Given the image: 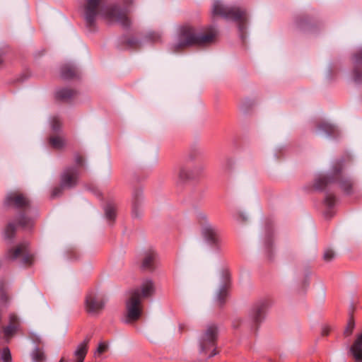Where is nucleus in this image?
I'll list each match as a JSON object with an SVG mask.
<instances>
[{
  "mask_svg": "<svg viewBox=\"0 0 362 362\" xmlns=\"http://www.w3.org/2000/svg\"><path fill=\"white\" fill-rule=\"evenodd\" d=\"M16 227L13 223H9L4 230L6 238H11L15 233Z\"/></svg>",
  "mask_w": 362,
  "mask_h": 362,
  "instance_id": "obj_23",
  "label": "nucleus"
},
{
  "mask_svg": "<svg viewBox=\"0 0 362 362\" xmlns=\"http://www.w3.org/2000/svg\"><path fill=\"white\" fill-rule=\"evenodd\" d=\"M27 243H22L17 245L13 250H11L8 252L9 257L12 259H15L19 256L24 255L23 262L25 264H32L33 260V257L31 255H27Z\"/></svg>",
  "mask_w": 362,
  "mask_h": 362,
  "instance_id": "obj_9",
  "label": "nucleus"
},
{
  "mask_svg": "<svg viewBox=\"0 0 362 362\" xmlns=\"http://www.w3.org/2000/svg\"><path fill=\"white\" fill-rule=\"evenodd\" d=\"M18 327L13 325H8L4 329V334L6 341H8L16 332Z\"/></svg>",
  "mask_w": 362,
  "mask_h": 362,
  "instance_id": "obj_17",
  "label": "nucleus"
},
{
  "mask_svg": "<svg viewBox=\"0 0 362 362\" xmlns=\"http://www.w3.org/2000/svg\"><path fill=\"white\" fill-rule=\"evenodd\" d=\"M74 95L72 90L68 88L61 89L57 91V97L60 99L66 100L71 98Z\"/></svg>",
  "mask_w": 362,
  "mask_h": 362,
  "instance_id": "obj_18",
  "label": "nucleus"
},
{
  "mask_svg": "<svg viewBox=\"0 0 362 362\" xmlns=\"http://www.w3.org/2000/svg\"><path fill=\"white\" fill-rule=\"evenodd\" d=\"M106 300L103 296L90 293L86 298V310L90 315H98L105 308Z\"/></svg>",
  "mask_w": 362,
  "mask_h": 362,
  "instance_id": "obj_6",
  "label": "nucleus"
},
{
  "mask_svg": "<svg viewBox=\"0 0 362 362\" xmlns=\"http://www.w3.org/2000/svg\"><path fill=\"white\" fill-rule=\"evenodd\" d=\"M78 179V173L75 170H68L64 173L62 177V187H57L53 189L52 196L53 197L58 196L61 192L62 187H71L76 185Z\"/></svg>",
  "mask_w": 362,
  "mask_h": 362,
  "instance_id": "obj_8",
  "label": "nucleus"
},
{
  "mask_svg": "<svg viewBox=\"0 0 362 362\" xmlns=\"http://www.w3.org/2000/svg\"><path fill=\"white\" fill-rule=\"evenodd\" d=\"M202 234L205 240L215 251L218 252L221 250L223 241L218 230L214 226L207 223L202 229Z\"/></svg>",
  "mask_w": 362,
  "mask_h": 362,
  "instance_id": "obj_7",
  "label": "nucleus"
},
{
  "mask_svg": "<svg viewBox=\"0 0 362 362\" xmlns=\"http://www.w3.org/2000/svg\"><path fill=\"white\" fill-rule=\"evenodd\" d=\"M261 312V308L259 306H257L254 308L252 312L250 313V317L255 322H258L260 320Z\"/></svg>",
  "mask_w": 362,
  "mask_h": 362,
  "instance_id": "obj_24",
  "label": "nucleus"
},
{
  "mask_svg": "<svg viewBox=\"0 0 362 362\" xmlns=\"http://www.w3.org/2000/svg\"><path fill=\"white\" fill-rule=\"evenodd\" d=\"M107 345L103 342L99 344L97 350L95 352V356H99L106 351Z\"/></svg>",
  "mask_w": 362,
  "mask_h": 362,
  "instance_id": "obj_28",
  "label": "nucleus"
},
{
  "mask_svg": "<svg viewBox=\"0 0 362 362\" xmlns=\"http://www.w3.org/2000/svg\"><path fill=\"white\" fill-rule=\"evenodd\" d=\"M212 13L214 16H220L228 19L238 21L240 30L243 29L241 24L247 20L245 13L240 8L226 6L219 1L214 2L212 7Z\"/></svg>",
  "mask_w": 362,
  "mask_h": 362,
  "instance_id": "obj_4",
  "label": "nucleus"
},
{
  "mask_svg": "<svg viewBox=\"0 0 362 362\" xmlns=\"http://www.w3.org/2000/svg\"><path fill=\"white\" fill-rule=\"evenodd\" d=\"M176 181L177 183L182 184L192 177L193 174L187 167L180 165L177 167L175 172Z\"/></svg>",
  "mask_w": 362,
  "mask_h": 362,
  "instance_id": "obj_12",
  "label": "nucleus"
},
{
  "mask_svg": "<svg viewBox=\"0 0 362 362\" xmlns=\"http://www.w3.org/2000/svg\"><path fill=\"white\" fill-rule=\"evenodd\" d=\"M52 125L53 129L56 130L60 127L61 122L58 118L54 117L52 121Z\"/></svg>",
  "mask_w": 362,
  "mask_h": 362,
  "instance_id": "obj_30",
  "label": "nucleus"
},
{
  "mask_svg": "<svg viewBox=\"0 0 362 362\" xmlns=\"http://www.w3.org/2000/svg\"><path fill=\"white\" fill-rule=\"evenodd\" d=\"M76 74L75 69L72 66H64L62 70V75L65 78H69L74 76Z\"/></svg>",
  "mask_w": 362,
  "mask_h": 362,
  "instance_id": "obj_20",
  "label": "nucleus"
},
{
  "mask_svg": "<svg viewBox=\"0 0 362 362\" xmlns=\"http://www.w3.org/2000/svg\"><path fill=\"white\" fill-rule=\"evenodd\" d=\"M156 257V254L153 252L146 253L141 262L142 268L145 269H151L153 266Z\"/></svg>",
  "mask_w": 362,
  "mask_h": 362,
  "instance_id": "obj_15",
  "label": "nucleus"
},
{
  "mask_svg": "<svg viewBox=\"0 0 362 362\" xmlns=\"http://www.w3.org/2000/svg\"><path fill=\"white\" fill-rule=\"evenodd\" d=\"M115 211L116 209L115 206L113 205H107L105 207V216L107 218L110 220H113L115 217Z\"/></svg>",
  "mask_w": 362,
  "mask_h": 362,
  "instance_id": "obj_22",
  "label": "nucleus"
},
{
  "mask_svg": "<svg viewBox=\"0 0 362 362\" xmlns=\"http://www.w3.org/2000/svg\"><path fill=\"white\" fill-rule=\"evenodd\" d=\"M227 296V289L226 287H222L219 289L218 292L216 296V300L218 303L221 304L225 298Z\"/></svg>",
  "mask_w": 362,
  "mask_h": 362,
  "instance_id": "obj_21",
  "label": "nucleus"
},
{
  "mask_svg": "<svg viewBox=\"0 0 362 362\" xmlns=\"http://www.w3.org/2000/svg\"><path fill=\"white\" fill-rule=\"evenodd\" d=\"M134 291H139V297L141 300L142 298L151 297L155 293V285L151 279H146L141 281L139 288Z\"/></svg>",
  "mask_w": 362,
  "mask_h": 362,
  "instance_id": "obj_10",
  "label": "nucleus"
},
{
  "mask_svg": "<svg viewBox=\"0 0 362 362\" xmlns=\"http://www.w3.org/2000/svg\"><path fill=\"white\" fill-rule=\"evenodd\" d=\"M87 344L88 341H83L77 346L74 351L75 362H83L88 351Z\"/></svg>",
  "mask_w": 362,
  "mask_h": 362,
  "instance_id": "obj_14",
  "label": "nucleus"
},
{
  "mask_svg": "<svg viewBox=\"0 0 362 362\" xmlns=\"http://www.w3.org/2000/svg\"><path fill=\"white\" fill-rule=\"evenodd\" d=\"M218 32L214 28H209L204 33H201L191 26L182 27L175 44L176 48H183L193 45H202L212 42Z\"/></svg>",
  "mask_w": 362,
  "mask_h": 362,
  "instance_id": "obj_2",
  "label": "nucleus"
},
{
  "mask_svg": "<svg viewBox=\"0 0 362 362\" xmlns=\"http://www.w3.org/2000/svg\"><path fill=\"white\" fill-rule=\"evenodd\" d=\"M59 362H64V358L62 357Z\"/></svg>",
  "mask_w": 362,
  "mask_h": 362,
  "instance_id": "obj_33",
  "label": "nucleus"
},
{
  "mask_svg": "<svg viewBox=\"0 0 362 362\" xmlns=\"http://www.w3.org/2000/svg\"><path fill=\"white\" fill-rule=\"evenodd\" d=\"M355 81H359V78L356 77V78H355Z\"/></svg>",
  "mask_w": 362,
  "mask_h": 362,
  "instance_id": "obj_35",
  "label": "nucleus"
},
{
  "mask_svg": "<svg viewBox=\"0 0 362 362\" xmlns=\"http://www.w3.org/2000/svg\"><path fill=\"white\" fill-rule=\"evenodd\" d=\"M9 325H13L19 327V320L16 315L11 314L9 316Z\"/></svg>",
  "mask_w": 362,
  "mask_h": 362,
  "instance_id": "obj_29",
  "label": "nucleus"
},
{
  "mask_svg": "<svg viewBox=\"0 0 362 362\" xmlns=\"http://www.w3.org/2000/svg\"><path fill=\"white\" fill-rule=\"evenodd\" d=\"M3 62L2 57L0 55V64Z\"/></svg>",
  "mask_w": 362,
  "mask_h": 362,
  "instance_id": "obj_34",
  "label": "nucleus"
},
{
  "mask_svg": "<svg viewBox=\"0 0 362 362\" xmlns=\"http://www.w3.org/2000/svg\"><path fill=\"white\" fill-rule=\"evenodd\" d=\"M336 256L335 252L332 249L327 248L325 250L324 255H323V259L329 262L332 260Z\"/></svg>",
  "mask_w": 362,
  "mask_h": 362,
  "instance_id": "obj_25",
  "label": "nucleus"
},
{
  "mask_svg": "<svg viewBox=\"0 0 362 362\" xmlns=\"http://www.w3.org/2000/svg\"><path fill=\"white\" fill-rule=\"evenodd\" d=\"M49 142L52 147L55 148H61L64 147L66 144V141L62 136H52L49 139Z\"/></svg>",
  "mask_w": 362,
  "mask_h": 362,
  "instance_id": "obj_16",
  "label": "nucleus"
},
{
  "mask_svg": "<svg viewBox=\"0 0 362 362\" xmlns=\"http://www.w3.org/2000/svg\"><path fill=\"white\" fill-rule=\"evenodd\" d=\"M354 327V325L352 323H349V327L347 328V329L346 330V333L347 334H350L351 333V331H352V329Z\"/></svg>",
  "mask_w": 362,
  "mask_h": 362,
  "instance_id": "obj_32",
  "label": "nucleus"
},
{
  "mask_svg": "<svg viewBox=\"0 0 362 362\" xmlns=\"http://www.w3.org/2000/svg\"><path fill=\"white\" fill-rule=\"evenodd\" d=\"M33 223V220L32 218L25 217L24 216L20 217L19 224L23 227H30Z\"/></svg>",
  "mask_w": 362,
  "mask_h": 362,
  "instance_id": "obj_26",
  "label": "nucleus"
},
{
  "mask_svg": "<svg viewBox=\"0 0 362 362\" xmlns=\"http://www.w3.org/2000/svg\"><path fill=\"white\" fill-rule=\"evenodd\" d=\"M32 358L34 362H42L45 360L44 352L40 349H35L32 353Z\"/></svg>",
  "mask_w": 362,
  "mask_h": 362,
  "instance_id": "obj_19",
  "label": "nucleus"
},
{
  "mask_svg": "<svg viewBox=\"0 0 362 362\" xmlns=\"http://www.w3.org/2000/svg\"><path fill=\"white\" fill-rule=\"evenodd\" d=\"M351 352L356 362H362V333L351 347Z\"/></svg>",
  "mask_w": 362,
  "mask_h": 362,
  "instance_id": "obj_13",
  "label": "nucleus"
},
{
  "mask_svg": "<svg viewBox=\"0 0 362 362\" xmlns=\"http://www.w3.org/2000/svg\"><path fill=\"white\" fill-rule=\"evenodd\" d=\"M335 202V199L332 195H328L325 199V203L328 206H332Z\"/></svg>",
  "mask_w": 362,
  "mask_h": 362,
  "instance_id": "obj_31",
  "label": "nucleus"
},
{
  "mask_svg": "<svg viewBox=\"0 0 362 362\" xmlns=\"http://www.w3.org/2000/svg\"><path fill=\"white\" fill-rule=\"evenodd\" d=\"M142 313L141 300L139 297V291H132L126 303L125 322H133L139 319Z\"/></svg>",
  "mask_w": 362,
  "mask_h": 362,
  "instance_id": "obj_5",
  "label": "nucleus"
},
{
  "mask_svg": "<svg viewBox=\"0 0 362 362\" xmlns=\"http://www.w3.org/2000/svg\"><path fill=\"white\" fill-rule=\"evenodd\" d=\"M5 202L6 204L9 206L21 207L27 205L28 200L21 194L18 192H11L7 195Z\"/></svg>",
  "mask_w": 362,
  "mask_h": 362,
  "instance_id": "obj_11",
  "label": "nucleus"
},
{
  "mask_svg": "<svg viewBox=\"0 0 362 362\" xmlns=\"http://www.w3.org/2000/svg\"><path fill=\"white\" fill-rule=\"evenodd\" d=\"M82 13L88 23H92L97 17H101L110 23H118L124 26L129 25L127 14L117 7L104 6L102 0H85Z\"/></svg>",
  "mask_w": 362,
  "mask_h": 362,
  "instance_id": "obj_1",
  "label": "nucleus"
},
{
  "mask_svg": "<svg viewBox=\"0 0 362 362\" xmlns=\"http://www.w3.org/2000/svg\"><path fill=\"white\" fill-rule=\"evenodd\" d=\"M1 360L4 362H11L12 358L11 354L8 348H5L3 349L1 353Z\"/></svg>",
  "mask_w": 362,
  "mask_h": 362,
  "instance_id": "obj_27",
  "label": "nucleus"
},
{
  "mask_svg": "<svg viewBox=\"0 0 362 362\" xmlns=\"http://www.w3.org/2000/svg\"><path fill=\"white\" fill-rule=\"evenodd\" d=\"M218 335V329L215 325L208 326L201 333L198 339L199 351L200 354H206L210 352L209 357L215 356L216 341Z\"/></svg>",
  "mask_w": 362,
  "mask_h": 362,
  "instance_id": "obj_3",
  "label": "nucleus"
}]
</instances>
